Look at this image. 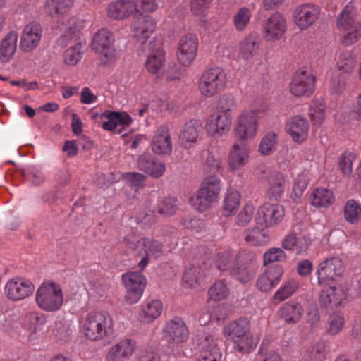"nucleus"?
Listing matches in <instances>:
<instances>
[{"mask_svg": "<svg viewBox=\"0 0 361 361\" xmlns=\"http://www.w3.org/2000/svg\"><path fill=\"white\" fill-rule=\"evenodd\" d=\"M112 316L106 311H91L80 317L79 331L87 341L98 342L110 338L115 331Z\"/></svg>", "mask_w": 361, "mask_h": 361, "instance_id": "f257e3e1", "label": "nucleus"}, {"mask_svg": "<svg viewBox=\"0 0 361 361\" xmlns=\"http://www.w3.org/2000/svg\"><path fill=\"white\" fill-rule=\"evenodd\" d=\"M73 4V0H47L45 10L50 15L59 16V28L63 31L61 36V44L66 45L72 39H77L79 32L85 27V21L76 17L65 13V10Z\"/></svg>", "mask_w": 361, "mask_h": 361, "instance_id": "f03ea898", "label": "nucleus"}, {"mask_svg": "<svg viewBox=\"0 0 361 361\" xmlns=\"http://www.w3.org/2000/svg\"><path fill=\"white\" fill-rule=\"evenodd\" d=\"M224 335L233 345V348L242 353H248L255 348L258 339L250 332V322L240 317L225 326Z\"/></svg>", "mask_w": 361, "mask_h": 361, "instance_id": "7ed1b4c3", "label": "nucleus"}, {"mask_svg": "<svg viewBox=\"0 0 361 361\" xmlns=\"http://www.w3.org/2000/svg\"><path fill=\"white\" fill-rule=\"evenodd\" d=\"M115 42L114 34L108 29H100L94 34L92 48L98 55L100 65L109 66L118 59L119 51Z\"/></svg>", "mask_w": 361, "mask_h": 361, "instance_id": "20e7f679", "label": "nucleus"}, {"mask_svg": "<svg viewBox=\"0 0 361 361\" xmlns=\"http://www.w3.org/2000/svg\"><path fill=\"white\" fill-rule=\"evenodd\" d=\"M37 306L47 312L59 311L64 302L61 286L56 282H43L37 289L35 298Z\"/></svg>", "mask_w": 361, "mask_h": 361, "instance_id": "39448f33", "label": "nucleus"}, {"mask_svg": "<svg viewBox=\"0 0 361 361\" xmlns=\"http://www.w3.org/2000/svg\"><path fill=\"white\" fill-rule=\"evenodd\" d=\"M355 11L352 5H346L337 19L338 28L343 32L342 43L350 46L361 38V23L355 18Z\"/></svg>", "mask_w": 361, "mask_h": 361, "instance_id": "423d86ee", "label": "nucleus"}, {"mask_svg": "<svg viewBox=\"0 0 361 361\" xmlns=\"http://www.w3.org/2000/svg\"><path fill=\"white\" fill-rule=\"evenodd\" d=\"M227 83L225 72L219 67L204 71L199 80L198 90L205 98H211L224 90Z\"/></svg>", "mask_w": 361, "mask_h": 361, "instance_id": "0eeeda50", "label": "nucleus"}, {"mask_svg": "<svg viewBox=\"0 0 361 361\" xmlns=\"http://www.w3.org/2000/svg\"><path fill=\"white\" fill-rule=\"evenodd\" d=\"M259 126V112L256 110L245 109L236 118L233 133L240 141L255 137Z\"/></svg>", "mask_w": 361, "mask_h": 361, "instance_id": "6e6552de", "label": "nucleus"}, {"mask_svg": "<svg viewBox=\"0 0 361 361\" xmlns=\"http://www.w3.org/2000/svg\"><path fill=\"white\" fill-rule=\"evenodd\" d=\"M122 281L126 289L125 302L128 305L138 302L147 284L145 276L140 272L128 271L122 275Z\"/></svg>", "mask_w": 361, "mask_h": 361, "instance_id": "1a4fd4ad", "label": "nucleus"}, {"mask_svg": "<svg viewBox=\"0 0 361 361\" xmlns=\"http://www.w3.org/2000/svg\"><path fill=\"white\" fill-rule=\"evenodd\" d=\"M222 183L215 175H208L196 194L190 196V203H214L218 202Z\"/></svg>", "mask_w": 361, "mask_h": 361, "instance_id": "9d476101", "label": "nucleus"}, {"mask_svg": "<svg viewBox=\"0 0 361 361\" xmlns=\"http://www.w3.org/2000/svg\"><path fill=\"white\" fill-rule=\"evenodd\" d=\"M4 290L9 300L18 302L32 296L35 290V286L27 278L14 276L6 281Z\"/></svg>", "mask_w": 361, "mask_h": 361, "instance_id": "9b49d317", "label": "nucleus"}, {"mask_svg": "<svg viewBox=\"0 0 361 361\" xmlns=\"http://www.w3.org/2000/svg\"><path fill=\"white\" fill-rule=\"evenodd\" d=\"M261 27L264 40L272 43L283 38L287 30V22L281 13L275 12L262 21Z\"/></svg>", "mask_w": 361, "mask_h": 361, "instance_id": "f8f14e48", "label": "nucleus"}, {"mask_svg": "<svg viewBox=\"0 0 361 361\" xmlns=\"http://www.w3.org/2000/svg\"><path fill=\"white\" fill-rule=\"evenodd\" d=\"M316 77L309 71L299 70L292 77L290 92L296 97H309L314 91Z\"/></svg>", "mask_w": 361, "mask_h": 361, "instance_id": "ddd939ff", "label": "nucleus"}, {"mask_svg": "<svg viewBox=\"0 0 361 361\" xmlns=\"http://www.w3.org/2000/svg\"><path fill=\"white\" fill-rule=\"evenodd\" d=\"M124 242L128 248L137 251L142 250L145 255L153 258L160 257L163 252V246L159 241L148 238H140L134 232L126 235Z\"/></svg>", "mask_w": 361, "mask_h": 361, "instance_id": "4468645a", "label": "nucleus"}, {"mask_svg": "<svg viewBox=\"0 0 361 361\" xmlns=\"http://www.w3.org/2000/svg\"><path fill=\"white\" fill-rule=\"evenodd\" d=\"M232 121L233 115L216 110L206 120V133L215 138L226 135L231 130Z\"/></svg>", "mask_w": 361, "mask_h": 361, "instance_id": "2eb2a0df", "label": "nucleus"}, {"mask_svg": "<svg viewBox=\"0 0 361 361\" xmlns=\"http://www.w3.org/2000/svg\"><path fill=\"white\" fill-rule=\"evenodd\" d=\"M198 45V39L195 35L188 33L181 36L176 51L179 63L183 66H189L196 58Z\"/></svg>", "mask_w": 361, "mask_h": 361, "instance_id": "dca6fc26", "label": "nucleus"}, {"mask_svg": "<svg viewBox=\"0 0 361 361\" xmlns=\"http://www.w3.org/2000/svg\"><path fill=\"white\" fill-rule=\"evenodd\" d=\"M285 215L282 204H262L255 217L256 224L262 228H270L280 223Z\"/></svg>", "mask_w": 361, "mask_h": 361, "instance_id": "f3484780", "label": "nucleus"}, {"mask_svg": "<svg viewBox=\"0 0 361 361\" xmlns=\"http://www.w3.org/2000/svg\"><path fill=\"white\" fill-rule=\"evenodd\" d=\"M345 271L343 262L340 258L331 257L322 262L318 267V282L320 285L329 283L336 276H341Z\"/></svg>", "mask_w": 361, "mask_h": 361, "instance_id": "a211bd4d", "label": "nucleus"}, {"mask_svg": "<svg viewBox=\"0 0 361 361\" xmlns=\"http://www.w3.org/2000/svg\"><path fill=\"white\" fill-rule=\"evenodd\" d=\"M155 20L149 15H134L130 25L133 36L141 43H145L156 29Z\"/></svg>", "mask_w": 361, "mask_h": 361, "instance_id": "6ab92c4d", "label": "nucleus"}, {"mask_svg": "<svg viewBox=\"0 0 361 361\" xmlns=\"http://www.w3.org/2000/svg\"><path fill=\"white\" fill-rule=\"evenodd\" d=\"M320 14L319 8L310 3L298 5L293 13L295 23L300 30H305L314 24Z\"/></svg>", "mask_w": 361, "mask_h": 361, "instance_id": "aec40b11", "label": "nucleus"}, {"mask_svg": "<svg viewBox=\"0 0 361 361\" xmlns=\"http://www.w3.org/2000/svg\"><path fill=\"white\" fill-rule=\"evenodd\" d=\"M285 130L293 142L301 144L308 138L310 124L306 118L296 115L286 121Z\"/></svg>", "mask_w": 361, "mask_h": 361, "instance_id": "412c9836", "label": "nucleus"}, {"mask_svg": "<svg viewBox=\"0 0 361 361\" xmlns=\"http://www.w3.org/2000/svg\"><path fill=\"white\" fill-rule=\"evenodd\" d=\"M42 34L41 25L36 22L27 24L23 29L20 38V48L24 52H30L39 44Z\"/></svg>", "mask_w": 361, "mask_h": 361, "instance_id": "4be33fe9", "label": "nucleus"}, {"mask_svg": "<svg viewBox=\"0 0 361 361\" xmlns=\"http://www.w3.org/2000/svg\"><path fill=\"white\" fill-rule=\"evenodd\" d=\"M322 290L319 297V303L323 307H337L345 300L347 289L344 290L341 286H332L331 282L322 284Z\"/></svg>", "mask_w": 361, "mask_h": 361, "instance_id": "5701e85b", "label": "nucleus"}, {"mask_svg": "<svg viewBox=\"0 0 361 361\" xmlns=\"http://www.w3.org/2000/svg\"><path fill=\"white\" fill-rule=\"evenodd\" d=\"M149 53L145 63L147 71L152 74H158L164 66L165 54L161 43L152 40L148 44Z\"/></svg>", "mask_w": 361, "mask_h": 361, "instance_id": "b1692460", "label": "nucleus"}, {"mask_svg": "<svg viewBox=\"0 0 361 361\" xmlns=\"http://www.w3.org/2000/svg\"><path fill=\"white\" fill-rule=\"evenodd\" d=\"M250 149L244 142H235L230 149L228 157V165L231 171L243 169L250 161Z\"/></svg>", "mask_w": 361, "mask_h": 361, "instance_id": "393cba45", "label": "nucleus"}, {"mask_svg": "<svg viewBox=\"0 0 361 361\" xmlns=\"http://www.w3.org/2000/svg\"><path fill=\"white\" fill-rule=\"evenodd\" d=\"M163 331L165 336L175 343H184L189 336L185 322L177 317L166 322Z\"/></svg>", "mask_w": 361, "mask_h": 361, "instance_id": "a878e982", "label": "nucleus"}, {"mask_svg": "<svg viewBox=\"0 0 361 361\" xmlns=\"http://www.w3.org/2000/svg\"><path fill=\"white\" fill-rule=\"evenodd\" d=\"M202 123L199 120L192 119L185 123L179 134V142L185 149L192 147L200 137Z\"/></svg>", "mask_w": 361, "mask_h": 361, "instance_id": "bb28decb", "label": "nucleus"}, {"mask_svg": "<svg viewBox=\"0 0 361 361\" xmlns=\"http://www.w3.org/2000/svg\"><path fill=\"white\" fill-rule=\"evenodd\" d=\"M107 16L114 20H123L135 15L133 0H116L106 7Z\"/></svg>", "mask_w": 361, "mask_h": 361, "instance_id": "cd10ccee", "label": "nucleus"}, {"mask_svg": "<svg viewBox=\"0 0 361 361\" xmlns=\"http://www.w3.org/2000/svg\"><path fill=\"white\" fill-rule=\"evenodd\" d=\"M267 197L271 201H279L283 196L286 185V176L272 171L267 176Z\"/></svg>", "mask_w": 361, "mask_h": 361, "instance_id": "c85d7f7f", "label": "nucleus"}, {"mask_svg": "<svg viewBox=\"0 0 361 361\" xmlns=\"http://www.w3.org/2000/svg\"><path fill=\"white\" fill-rule=\"evenodd\" d=\"M163 312V303L158 299L145 300L140 306L138 320L142 324H151L157 319Z\"/></svg>", "mask_w": 361, "mask_h": 361, "instance_id": "c756f323", "label": "nucleus"}, {"mask_svg": "<svg viewBox=\"0 0 361 361\" xmlns=\"http://www.w3.org/2000/svg\"><path fill=\"white\" fill-rule=\"evenodd\" d=\"M283 274V269L281 266H273L267 268L259 276L257 287L262 292L271 290L280 282Z\"/></svg>", "mask_w": 361, "mask_h": 361, "instance_id": "7c9ffc66", "label": "nucleus"}, {"mask_svg": "<svg viewBox=\"0 0 361 361\" xmlns=\"http://www.w3.org/2000/svg\"><path fill=\"white\" fill-rule=\"evenodd\" d=\"M152 149L157 154H169L172 151V142L169 130L166 126H159L152 138Z\"/></svg>", "mask_w": 361, "mask_h": 361, "instance_id": "2f4dec72", "label": "nucleus"}, {"mask_svg": "<svg viewBox=\"0 0 361 361\" xmlns=\"http://www.w3.org/2000/svg\"><path fill=\"white\" fill-rule=\"evenodd\" d=\"M137 166L140 170L145 171L153 178L161 177L166 170L165 164L157 161L150 154L140 155L137 159Z\"/></svg>", "mask_w": 361, "mask_h": 361, "instance_id": "473e14b6", "label": "nucleus"}, {"mask_svg": "<svg viewBox=\"0 0 361 361\" xmlns=\"http://www.w3.org/2000/svg\"><path fill=\"white\" fill-rule=\"evenodd\" d=\"M18 35L16 32H8L0 42V61L8 63L13 57L17 48Z\"/></svg>", "mask_w": 361, "mask_h": 361, "instance_id": "72a5a7b5", "label": "nucleus"}, {"mask_svg": "<svg viewBox=\"0 0 361 361\" xmlns=\"http://www.w3.org/2000/svg\"><path fill=\"white\" fill-rule=\"evenodd\" d=\"M102 117L107 120L103 123L102 128L109 131H115L120 126H128L133 121L126 112L109 111L102 114Z\"/></svg>", "mask_w": 361, "mask_h": 361, "instance_id": "f704fd0d", "label": "nucleus"}, {"mask_svg": "<svg viewBox=\"0 0 361 361\" xmlns=\"http://www.w3.org/2000/svg\"><path fill=\"white\" fill-rule=\"evenodd\" d=\"M221 353L217 345V340L213 336L205 338L202 343V350L197 361H220Z\"/></svg>", "mask_w": 361, "mask_h": 361, "instance_id": "c9c22d12", "label": "nucleus"}, {"mask_svg": "<svg viewBox=\"0 0 361 361\" xmlns=\"http://www.w3.org/2000/svg\"><path fill=\"white\" fill-rule=\"evenodd\" d=\"M303 312L302 305L294 301L285 303L279 309L281 317L288 324L298 323L301 319Z\"/></svg>", "mask_w": 361, "mask_h": 361, "instance_id": "e433bc0d", "label": "nucleus"}, {"mask_svg": "<svg viewBox=\"0 0 361 361\" xmlns=\"http://www.w3.org/2000/svg\"><path fill=\"white\" fill-rule=\"evenodd\" d=\"M46 322L45 316L38 312H30L27 313L25 318V325L30 332L29 339L32 340L36 336L42 332L43 326Z\"/></svg>", "mask_w": 361, "mask_h": 361, "instance_id": "4c0bfd02", "label": "nucleus"}, {"mask_svg": "<svg viewBox=\"0 0 361 361\" xmlns=\"http://www.w3.org/2000/svg\"><path fill=\"white\" fill-rule=\"evenodd\" d=\"M308 114L313 125H321L326 116L324 99L322 97L314 98L310 105Z\"/></svg>", "mask_w": 361, "mask_h": 361, "instance_id": "58836bf2", "label": "nucleus"}, {"mask_svg": "<svg viewBox=\"0 0 361 361\" xmlns=\"http://www.w3.org/2000/svg\"><path fill=\"white\" fill-rule=\"evenodd\" d=\"M267 228H262L256 224V227L247 231L245 237V241L250 245L264 246L269 243L270 237L267 231Z\"/></svg>", "mask_w": 361, "mask_h": 361, "instance_id": "ea45409f", "label": "nucleus"}, {"mask_svg": "<svg viewBox=\"0 0 361 361\" xmlns=\"http://www.w3.org/2000/svg\"><path fill=\"white\" fill-rule=\"evenodd\" d=\"M298 282L293 279L286 281L274 293L273 302L279 304L291 297L298 289Z\"/></svg>", "mask_w": 361, "mask_h": 361, "instance_id": "a19ab883", "label": "nucleus"}, {"mask_svg": "<svg viewBox=\"0 0 361 361\" xmlns=\"http://www.w3.org/2000/svg\"><path fill=\"white\" fill-rule=\"evenodd\" d=\"M310 243L309 238L302 237L297 238L293 233L287 235L282 241V247L287 250H295L299 254L307 250Z\"/></svg>", "mask_w": 361, "mask_h": 361, "instance_id": "79ce46f5", "label": "nucleus"}, {"mask_svg": "<svg viewBox=\"0 0 361 361\" xmlns=\"http://www.w3.org/2000/svg\"><path fill=\"white\" fill-rule=\"evenodd\" d=\"M355 64V59L351 51H341L337 58L336 68L337 70L345 74L350 75Z\"/></svg>", "mask_w": 361, "mask_h": 361, "instance_id": "37998d69", "label": "nucleus"}, {"mask_svg": "<svg viewBox=\"0 0 361 361\" xmlns=\"http://www.w3.org/2000/svg\"><path fill=\"white\" fill-rule=\"evenodd\" d=\"M252 11L243 6L240 8L233 16V25L238 32L245 31L250 24Z\"/></svg>", "mask_w": 361, "mask_h": 361, "instance_id": "c03bdc74", "label": "nucleus"}, {"mask_svg": "<svg viewBox=\"0 0 361 361\" xmlns=\"http://www.w3.org/2000/svg\"><path fill=\"white\" fill-rule=\"evenodd\" d=\"M223 169V159L217 152L208 151L204 162V171L207 174L219 172Z\"/></svg>", "mask_w": 361, "mask_h": 361, "instance_id": "a18cd8bd", "label": "nucleus"}, {"mask_svg": "<svg viewBox=\"0 0 361 361\" xmlns=\"http://www.w3.org/2000/svg\"><path fill=\"white\" fill-rule=\"evenodd\" d=\"M259 42L252 37L245 39L240 45V53L245 61H250L258 54Z\"/></svg>", "mask_w": 361, "mask_h": 361, "instance_id": "49530a36", "label": "nucleus"}, {"mask_svg": "<svg viewBox=\"0 0 361 361\" xmlns=\"http://www.w3.org/2000/svg\"><path fill=\"white\" fill-rule=\"evenodd\" d=\"M240 257H237L233 251L231 250H225L219 253L216 260V267L222 271L230 269L232 270L237 263L236 261L238 262L240 261Z\"/></svg>", "mask_w": 361, "mask_h": 361, "instance_id": "de8ad7c7", "label": "nucleus"}, {"mask_svg": "<svg viewBox=\"0 0 361 361\" xmlns=\"http://www.w3.org/2000/svg\"><path fill=\"white\" fill-rule=\"evenodd\" d=\"M228 295L229 289L223 280L216 281L208 290L209 300L214 302L225 300Z\"/></svg>", "mask_w": 361, "mask_h": 361, "instance_id": "09e8293b", "label": "nucleus"}, {"mask_svg": "<svg viewBox=\"0 0 361 361\" xmlns=\"http://www.w3.org/2000/svg\"><path fill=\"white\" fill-rule=\"evenodd\" d=\"M310 203H334L336 200L334 192L324 187L312 190L310 195Z\"/></svg>", "mask_w": 361, "mask_h": 361, "instance_id": "8fccbe9b", "label": "nucleus"}, {"mask_svg": "<svg viewBox=\"0 0 361 361\" xmlns=\"http://www.w3.org/2000/svg\"><path fill=\"white\" fill-rule=\"evenodd\" d=\"M111 347L125 360L129 359L135 352L136 341L130 338H123Z\"/></svg>", "mask_w": 361, "mask_h": 361, "instance_id": "3c124183", "label": "nucleus"}, {"mask_svg": "<svg viewBox=\"0 0 361 361\" xmlns=\"http://www.w3.org/2000/svg\"><path fill=\"white\" fill-rule=\"evenodd\" d=\"M202 278V274L200 269L192 267L184 271L183 284L186 288H195L200 285Z\"/></svg>", "mask_w": 361, "mask_h": 361, "instance_id": "603ef678", "label": "nucleus"}, {"mask_svg": "<svg viewBox=\"0 0 361 361\" xmlns=\"http://www.w3.org/2000/svg\"><path fill=\"white\" fill-rule=\"evenodd\" d=\"M309 179L305 173H302L298 175L294 180L290 197L293 201L297 202L303 195L305 190L308 185Z\"/></svg>", "mask_w": 361, "mask_h": 361, "instance_id": "864d4df0", "label": "nucleus"}, {"mask_svg": "<svg viewBox=\"0 0 361 361\" xmlns=\"http://www.w3.org/2000/svg\"><path fill=\"white\" fill-rule=\"evenodd\" d=\"M277 135L274 132H268L262 139L259 145V152L263 155L271 154L276 149Z\"/></svg>", "mask_w": 361, "mask_h": 361, "instance_id": "5fc2aeb1", "label": "nucleus"}, {"mask_svg": "<svg viewBox=\"0 0 361 361\" xmlns=\"http://www.w3.org/2000/svg\"><path fill=\"white\" fill-rule=\"evenodd\" d=\"M82 47L81 42H78L75 45L70 47L63 55L65 63L69 66L77 64L82 56Z\"/></svg>", "mask_w": 361, "mask_h": 361, "instance_id": "6e6d98bb", "label": "nucleus"}, {"mask_svg": "<svg viewBox=\"0 0 361 361\" xmlns=\"http://www.w3.org/2000/svg\"><path fill=\"white\" fill-rule=\"evenodd\" d=\"M23 176L31 185L34 186H40L46 180L44 172L34 166L27 168L24 172Z\"/></svg>", "mask_w": 361, "mask_h": 361, "instance_id": "4d7b16f0", "label": "nucleus"}, {"mask_svg": "<svg viewBox=\"0 0 361 361\" xmlns=\"http://www.w3.org/2000/svg\"><path fill=\"white\" fill-rule=\"evenodd\" d=\"M355 158V154L350 152H345L340 157L338 167L344 176H350L352 174L353 164Z\"/></svg>", "mask_w": 361, "mask_h": 361, "instance_id": "13d9d810", "label": "nucleus"}, {"mask_svg": "<svg viewBox=\"0 0 361 361\" xmlns=\"http://www.w3.org/2000/svg\"><path fill=\"white\" fill-rule=\"evenodd\" d=\"M239 262L235 264L231 271L232 274L236 277L238 280L243 283L249 281L253 276L254 271L251 266V263L237 267Z\"/></svg>", "mask_w": 361, "mask_h": 361, "instance_id": "bf43d9fd", "label": "nucleus"}, {"mask_svg": "<svg viewBox=\"0 0 361 361\" xmlns=\"http://www.w3.org/2000/svg\"><path fill=\"white\" fill-rule=\"evenodd\" d=\"M135 15H143L145 13H153L158 5L156 0H133Z\"/></svg>", "mask_w": 361, "mask_h": 361, "instance_id": "052dcab7", "label": "nucleus"}, {"mask_svg": "<svg viewBox=\"0 0 361 361\" xmlns=\"http://www.w3.org/2000/svg\"><path fill=\"white\" fill-rule=\"evenodd\" d=\"M344 324L345 318L341 314H333L329 318L326 331L331 335H336L343 329Z\"/></svg>", "mask_w": 361, "mask_h": 361, "instance_id": "680f3d73", "label": "nucleus"}, {"mask_svg": "<svg viewBox=\"0 0 361 361\" xmlns=\"http://www.w3.org/2000/svg\"><path fill=\"white\" fill-rule=\"evenodd\" d=\"M305 356L310 360L322 361L325 357V345L323 342H317L309 346Z\"/></svg>", "mask_w": 361, "mask_h": 361, "instance_id": "e2e57ef3", "label": "nucleus"}, {"mask_svg": "<svg viewBox=\"0 0 361 361\" xmlns=\"http://www.w3.org/2000/svg\"><path fill=\"white\" fill-rule=\"evenodd\" d=\"M349 75L343 73H339L334 75L330 82V90L334 94H340L343 92L346 87L348 78Z\"/></svg>", "mask_w": 361, "mask_h": 361, "instance_id": "0e129e2a", "label": "nucleus"}, {"mask_svg": "<svg viewBox=\"0 0 361 361\" xmlns=\"http://www.w3.org/2000/svg\"><path fill=\"white\" fill-rule=\"evenodd\" d=\"M286 259V255L283 250L279 247H272L267 250L263 255L264 264L282 262Z\"/></svg>", "mask_w": 361, "mask_h": 361, "instance_id": "69168bd1", "label": "nucleus"}, {"mask_svg": "<svg viewBox=\"0 0 361 361\" xmlns=\"http://www.w3.org/2000/svg\"><path fill=\"white\" fill-rule=\"evenodd\" d=\"M236 108V101L235 97L231 94H224L220 98L217 111H224L228 114L233 115Z\"/></svg>", "mask_w": 361, "mask_h": 361, "instance_id": "338daca9", "label": "nucleus"}, {"mask_svg": "<svg viewBox=\"0 0 361 361\" xmlns=\"http://www.w3.org/2000/svg\"><path fill=\"white\" fill-rule=\"evenodd\" d=\"M343 212L345 220L350 224H356L361 219L360 204H345Z\"/></svg>", "mask_w": 361, "mask_h": 361, "instance_id": "774afa93", "label": "nucleus"}]
</instances>
